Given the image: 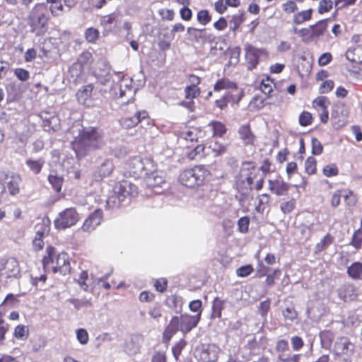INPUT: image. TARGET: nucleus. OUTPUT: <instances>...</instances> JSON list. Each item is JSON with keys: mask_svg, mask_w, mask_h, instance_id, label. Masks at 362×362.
Listing matches in <instances>:
<instances>
[{"mask_svg": "<svg viewBox=\"0 0 362 362\" xmlns=\"http://www.w3.org/2000/svg\"><path fill=\"white\" fill-rule=\"evenodd\" d=\"M230 99L233 100V101L235 100L230 92H226L220 99L216 100V105L221 110L224 109L227 107Z\"/></svg>", "mask_w": 362, "mask_h": 362, "instance_id": "ea45409f", "label": "nucleus"}, {"mask_svg": "<svg viewBox=\"0 0 362 362\" xmlns=\"http://www.w3.org/2000/svg\"><path fill=\"white\" fill-rule=\"evenodd\" d=\"M349 109L344 103H335L331 112V124L334 129L344 127L348 122Z\"/></svg>", "mask_w": 362, "mask_h": 362, "instance_id": "0eeeda50", "label": "nucleus"}, {"mask_svg": "<svg viewBox=\"0 0 362 362\" xmlns=\"http://www.w3.org/2000/svg\"><path fill=\"white\" fill-rule=\"evenodd\" d=\"M310 29L312 37H319L322 35L327 29L326 21H320L315 25H311Z\"/></svg>", "mask_w": 362, "mask_h": 362, "instance_id": "72a5a7b5", "label": "nucleus"}, {"mask_svg": "<svg viewBox=\"0 0 362 362\" xmlns=\"http://www.w3.org/2000/svg\"><path fill=\"white\" fill-rule=\"evenodd\" d=\"M323 173L327 177H332L338 174V168L335 164H329L323 168Z\"/></svg>", "mask_w": 362, "mask_h": 362, "instance_id": "680f3d73", "label": "nucleus"}, {"mask_svg": "<svg viewBox=\"0 0 362 362\" xmlns=\"http://www.w3.org/2000/svg\"><path fill=\"white\" fill-rule=\"evenodd\" d=\"M146 111H136L132 117H124L119 120L120 124L125 129H131L136 126L142 119L147 118Z\"/></svg>", "mask_w": 362, "mask_h": 362, "instance_id": "2eb2a0df", "label": "nucleus"}, {"mask_svg": "<svg viewBox=\"0 0 362 362\" xmlns=\"http://www.w3.org/2000/svg\"><path fill=\"white\" fill-rule=\"evenodd\" d=\"M240 139L245 145H250L254 142L255 136L252 133L249 125H243L238 129Z\"/></svg>", "mask_w": 362, "mask_h": 362, "instance_id": "b1692460", "label": "nucleus"}, {"mask_svg": "<svg viewBox=\"0 0 362 362\" xmlns=\"http://www.w3.org/2000/svg\"><path fill=\"white\" fill-rule=\"evenodd\" d=\"M47 255L44 257L42 263L45 269L52 270L54 273H60L62 275L69 274L71 270L69 256L62 252L55 255V250L49 246L46 250Z\"/></svg>", "mask_w": 362, "mask_h": 362, "instance_id": "f03ea898", "label": "nucleus"}, {"mask_svg": "<svg viewBox=\"0 0 362 362\" xmlns=\"http://www.w3.org/2000/svg\"><path fill=\"white\" fill-rule=\"evenodd\" d=\"M243 21L244 13L243 12L239 11L238 13L234 14L232 16L231 19L230 20V29L233 32H235L243 22Z\"/></svg>", "mask_w": 362, "mask_h": 362, "instance_id": "f704fd0d", "label": "nucleus"}, {"mask_svg": "<svg viewBox=\"0 0 362 362\" xmlns=\"http://www.w3.org/2000/svg\"><path fill=\"white\" fill-rule=\"evenodd\" d=\"M209 148L211 149L214 156H220L227 151V145L221 144L218 141L210 144Z\"/></svg>", "mask_w": 362, "mask_h": 362, "instance_id": "58836bf2", "label": "nucleus"}, {"mask_svg": "<svg viewBox=\"0 0 362 362\" xmlns=\"http://www.w3.org/2000/svg\"><path fill=\"white\" fill-rule=\"evenodd\" d=\"M312 115L309 112L304 111L299 116V123L301 126L306 127L311 124Z\"/></svg>", "mask_w": 362, "mask_h": 362, "instance_id": "5fc2aeb1", "label": "nucleus"}, {"mask_svg": "<svg viewBox=\"0 0 362 362\" xmlns=\"http://www.w3.org/2000/svg\"><path fill=\"white\" fill-rule=\"evenodd\" d=\"M289 189V185L282 180H276V188L274 193L276 195L284 194Z\"/></svg>", "mask_w": 362, "mask_h": 362, "instance_id": "37998d69", "label": "nucleus"}, {"mask_svg": "<svg viewBox=\"0 0 362 362\" xmlns=\"http://www.w3.org/2000/svg\"><path fill=\"white\" fill-rule=\"evenodd\" d=\"M253 272V268L250 264L243 266L237 269L236 274L240 277L249 276Z\"/></svg>", "mask_w": 362, "mask_h": 362, "instance_id": "4d7b16f0", "label": "nucleus"}, {"mask_svg": "<svg viewBox=\"0 0 362 362\" xmlns=\"http://www.w3.org/2000/svg\"><path fill=\"white\" fill-rule=\"evenodd\" d=\"M334 86V81L332 80L325 81L321 83L319 88V92L320 93H327L330 92Z\"/></svg>", "mask_w": 362, "mask_h": 362, "instance_id": "6e6d98bb", "label": "nucleus"}, {"mask_svg": "<svg viewBox=\"0 0 362 362\" xmlns=\"http://www.w3.org/2000/svg\"><path fill=\"white\" fill-rule=\"evenodd\" d=\"M340 298L346 300H354L357 297L356 288L351 284L344 285L339 290Z\"/></svg>", "mask_w": 362, "mask_h": 362, "instance_id": "4be33fe9", "label": "nucleus"}, {"mask_svg": "<svg viewBox=\"0 0 362 362\" xmlns=\"http://www.w3.org/2000/svg\"><path fill=\"white\" fill-rule=\"evenodd\" d=\"M189 308L191 311L196 313V314H199V318L201 317L202 313V301L200 300H192L189 305Z\"/></svg>", "mask_w": 362, "mask_h": 362, "instance_id": "338daca9", "label": "nucleus"}, {"mask_svg": "<svg viewBox=\"0 0 362 362\" xmlns=\"http://www.w3.org/2000/svg\"><path fill=\"white\" fill-rule=\"evenodd\" d=\"M312 13L311 8L300 11L294 16L293 22L296 24H301L311 18Z\"/></svg>", "mask_w": 362, "mask_h": 362, "instance_id": "7c9ffc66", "label": "nucleus"}, {"mask_svg": "<svg viewBox=\"0 0 362 362\" xmlns=\"http://www.w3.org/2000/svg\"><path fill=\"white\" fill-rule=\"evenodd\" d=\"M116 15L111 13L104 16L100 19V24L105 28H110V25L115 21Z\"/></svg>", "mask_w": 362, "mask_h": 362, "instance_id": "864d4df0", "label": "nucleus"}, {"mask_svg": "<svg viewBox=\"0 0 362 362\" xmlns=\"http://www.w3.org/2000/svg\"><path fill=\"white\" fill-rule=\"evenodd\" d=\"M329 103V100L325 96H319L313 100V107L319 112H324L327 110Z\"/></svg>", "mask_w": 362, "mask_h": 362, "instance_id": "c85d7f7f", "label": "nucleus"}, {"mask_svg": "<svg viewBox=\"0 0 362 362\" xmlns=\"http://www.w3.org/2000/svg\"><path fill=\"white\" fill-rule=\"evenodd\" d=\"M267 54L264 49H258L252 45L245 47V57L252 67L256 66L261 57H267Z\"/></svg>", "mask_w": 362, "mask_h": 362, "instance_id": "4468645a", "label": "nucleus"}, {"mask_svg": "<svg viewBox=\"0 0 362 362\" xmlns=\"http://www.w3.org/2000/svg\"><path fill=\"white\" fill-rule=\"evenodd\" d=\"M119 98L127 97L129 101L133 98L135 89L132 86V81L129 78H123L119 84Z\"/></svg>", "mask_w": 362, "mask_h": 362, "instance_id": "f3484780", "label": "nucleus"}, {"mask_svg": "<svg viewBox=\"0 0 362 362\" xmlns=\"http://www.w3.org/2000/svg\"><path fill=\"white\" fill-rule=\"evenodd\" d=\"M189 35L188 39L197 43H206L211 42L214 37L211 34L206 33L204 30L189 27L187 30Z\"/></svg>", "mask_w": 362, "mask_h": 362, "instance_id": "f8f14e48", "label": "nucleus"}, {"mask_svg": "<svg viewBox=\"0 0 362 362\" xmlns=\"http://www.w3.org/2000/svg\"><path fill=\"white\" fill-rule=\"evenodd\" d=\"M22 180L20 175L13 173H8L4 179V187L7 189L11 195H16L20 192Z\"/></svg>", "mask_w": 362, "mask_h": 362, "instance_id": "9b49d317", "label": "nucleus"}, {"mask_svg": "<svg viewBox=\"0 0 362 362\" xmlns=\"http://www.w3.org/2000/svg\"><path fill=\"white\" fill-rule=\"evenodd\" d=\"M88 280V272H86V271H83L81 274H80V276L78 279V283L80 286V287L87 291L88 290V284L86 283V281Z\"/></svg>", "mask_w": 362, "mask_h": 362, "instance_id": "13d9d810", "label": "nucleus"}, {"mask_svg": "<svg viewBox=\"0 0 362 362\" xmlns=\"http://www.w3.org/2000/svg\"><path fill=\"white\" fill-rule=\"evenodd\" d=\"M250 219L247 216L241 217L238 221V230L240 233H245L248 231Z\"/></svg>", "mask_w": 362, "mask_h": 362, "instance_id": "603ef678", "label": "nucleus"}, {"mask_svg": "<svg viewBox=\"0 0 362 362\" xmlns=\"http://www.w3.org/2000/svg\"><path fill=\"white\" fill-rule=\"evenodd\" d=\"M144 179L146 180V185L150 187L159 186L164 182L163 173L157 171L154 165L153 170L148 171V174Z\"/></svg>", "mask_w": 362, "mask_h": 362, "instance_id": "aec40b11", "label": "nucleus"}, {"mask_svg": "<svg viewBox=\"0 0 362 362\" xmlns=\"http://www.w3.org/2000/svg\"><path fill=\"white\" fill-rule=\"evenodd\" d=\"M45 163V159L41 157L38 159L28 158L26 160V165L29 169L35 175L39 174Z\"/></svg>", "mask_w": 362, "mask_h": 362, "instance_id": "393cba45", "label": "nucleus"}, {"mask_svg": "<svg viewBox=\"0 0 362 362\" xmlns=\"http://www.w3.org/2000/svg\"><path fill=\"white\" fill-rule=\"evenodd\" d=\"M103 218V211L96 209L89 217L85 221L82 228L85 231H91L100 224Z\"/></svg>", "mask_w": 362, "mask_h": 362, "instance_id": "dca6fc26", "label": "nucleus"}, {"mask_svg": "<svg viewBox=\"0 0 362 362\" xmlns=\"http://www.w3.org/2000/svg\"><path fill=\"white\" fill-rule=\"evenodd\" d=\"M204 146L197 145L192 151L188 153L187 157L190 160H199L204 157Z\"/></svg>", "mask_w": 362, "mask_h": 362, "instance_id": "4c0bfd02", "label": "nucleus"}, {"mask_svg": "<svg viewBox=\"0 0 362 362\" xmlns=\"http://www.w3.org/2000/svg\"><path fill=\"white\" fill-rule=\"evenodd\" d=\"M51 13L54 16H59L62 14V13L64 11V6L61 1L55 3L54 4H52L50 6L49 8Z\"/></svg>", "mask_w": 362, "mask_h": 362, "instance_id": "052dcab7", "label": "nucleus"}, {"mask_svg": "<svg viewBox=\"0 0 362 362\" xmlns=\"http://www.w3.org/2000/svg\"><path fill=\"white\" fill-rule=\"evenodd\" d=\"M361 51H362V47L360 46L351 47L347 50L346 53V57L348 60L351 62H361V59L358 56V54L361 52Z\"/></svg>", "mask_w": 362, "mask_h": 362, "instance_id": "2f4dec72", "label": "nucleus"}, {"mask_svg": "<svg viewBox=\"0 0 362 362\" xmlns=\"http://www.w3.org/2000/svg\"><path fill=\"white\" fill-rule=\"evenodd\" d=\"M14 73L16 77L22 81L28 80L30 76V74L27 70L21 68L16 69Z\"/></svg>", "mask_w": 362, "mask_h": 362, "instance_id": "774afa93", "label": "nucleus"}, {"mask_svg": "<svg viewBox=\"0 0 362 362\" xmlns=\"http://www.w3.org/2000/svg\"><path fill=\"white\" fill-rule=\"evenodd\" d=\"M209 175V172L203 165H197L182 171L179 175L180 183L188 187L202 185Z\"/></svg>", "mask_w": 362, "mask_h": 362, "instance_id": "20e7f679", "label": "nucleus"}, {"mask_svg": "<svg viewBox=\"0 0 362 362\" xmlns=\"http://www.w3.org/2000/svg\"><path fill=\"white\" fill-rule=\"evenodd\" d=\"M354 346L346 337H341L337 340L334 346V351L337 355L352 353Z\"/></svg>", "mask_w": 362, "mask_h": 362, "instance_id": "a211bd4d", "label": "nucleus"}, {"mask_svg": "<svg viewBox=\"0 0 362 362\" xmlns=\"http://www.w3.org/2000/svg\"><path fill=\"white\" fill-rule=\"evenodd\" d=\"M48 180L56 192H59L61 191L64 182V179L62 176L51 174L48 176Z\"/></svg>", "mask_w": 362, "mask_h": 362, "instance_id": "473e14b6", "label": "nucleus"}, {"mask_svg": "<svg viewBox=\"0 0 362 362\" xmlns=\"http://www.w3.org/2000/svg\"><path fill=\"white\" fill-rule=\"evenodd\" d=\"M92 54L89 52H83L78 58L76 63H78L83 67L85 64L89 63L91 60Z\"/></svg>", "mask_w": 362, "mask_h": 362, "instance_id": "69168bd1", "label": "nucleus"}, {"mask_svg": "<svg viewBox=\"0 0 362 362\" xmlns=\"http://www.w3.org/2000/svg\"><path fill=\"white\" fill-rule=\"evenodd\" d=\"M282 315L285 320L293 321L297 317V313L294 308L287 307L282 311Z\"/></svg>", "mask_w": 362, "mask_h": 362, "instance_id": "8fccbe9b", "label": "nucleus"}, {"mask_svg": "<svg viewBox=\"0 0 362 362\" xmlns=\"http://www.w3.org/2000/svg\"><path fill=\"white\" fill-rule=\"evenodd\" d=\"M45 8L42 4H37L31 10L28 16V23L31 28V32L40 35L41 30L45 28L48 23V17L45 12Z\"/></svg>", "mask_w": 362, "mask_h": 362, "instance_id": "39448f33", "label": "nucleus"}, {"mask_svg": "<svg viewBox=\"0 0 362 362\" xmlns=\"http://www.w3.org/2000/svg\"><path fill=\"white\" fill-rule=\"evenodd\" d=\"M104 145L103 132L93 127L83 129L73 142L74 149L81 155L90 150L100 148Z\"/></svg>", "mask_w": 362, "mask_h": 362, "instance_id": "f257e3e1", "label": "nucleus"}, {"mask_svg": "<svg viewBox=\"0 0 362 362\" xmlns=\"http://www.w3.org/2000/svg\"><path fill=\"white\" fill-rule=\"evenodd\" d=\"M200 88L195 86H187L185 88V98L187 99H194L199 95Z\"/></svg>", "mask_w": 362, "mask_h": 362, "instance_id": "79ce46f5", "label": "nucleus"}, {"mask_svg": "<svg viewBox=\"0 0 362 362\" xmlns=\"http://www.w3.org/2000/svg\"><path fill=\"white\" fill-rule=\"evenodd\" d=\"M13 334L18 339L25 340L29 336V329L26 326L19 325L15 328Z\"/></svg>", "mask_w": 362, "mask_h": 362, "instance_id": "c9c22d12", "label": "nucleus"}, {"mask_svg": "<svg viewBox=\"0 0 362 362\" xmlns=\"http://www.w3.org/2000/svg\"><path fill=\"white\" fill-rule=\"evenodd\" d=\"M20 272V268L18 261L11 257L7 259L1 267V276L6 278L17 277Z\"/></svg>", "mask_w": 362, "mask_h": 362, "instance_id": "ddd939ff", "label": "nucleus"}, {"mask_svg": "<svg viewBox=\"0 0 362 362\" xmlns=\"http://www.w3.org/2000/svg\"><path fill=\"white\" fill-rule=\"evenodd\" d=\"M129 173L135 177L144 178L148 171L153 170V161L151 159H143L135 156L127 163Z\"/></svg>", "mask_w": 362, "mask_h": 362, "instance_id": "423d86ee", "label": "nucleus"}, {"mask_svg": "<svg viewBox=\"0 0 362 362\" xmlns=\"http://www.w3.org/2000/svg\"><path fill=\"white\" fill-rule=\"evenodd\" d=\"M218 349L214 345L197 349L195 356L202 362H214L218 358Z\"/></svg>", "mask_w": 362, "mask_h": 362, "instance_id": "9d476101", "label": "nucleus"}, {"mask_svg": "<svg viewBox=\"0 0 362 362\" xmlns=\"http://www.w3.org/2000/svg\"><path fill=\"white\" fill-rule=\"evenodd\" d=\"M186 345V341L184 339H180L173 348L172 351L175 360H178L183 348Z\"/></svg>", "mask_w": 362, "mask_h": 362, "instance_id": "09e8293b", "label": "nucleus"}, {"mask_svg": "<svg viewBox=\"0 0 362 362\" xmlns=\"http://www.w3.org/2000/svg\"><path fill=\"white\" fill-rule=\"evenodd\" d=\"M18 300L16 297L13 294H8L4 302L1 303V305L8 306L9 308H13L17 305Z\"/></svg>", "mask_w": 362, "mask_h": 362, "instance_id": "e2e57ef3", "label": "nucleus"}, {"mask_svg": "<svg viewBox=\"0 0 362 362\" xmlns=\"http://www.w3.org/2000/svg\"><path fill=\"white\" fill-rule=\"evenodd\" d=\"M85 37L89 42H95L99 37V32L94 28H88L85 32Z\"/></svg>", "mask_w": 362, "mask_h": 362, "instance_id": "a19ab883", "label": "nucleus"}, {"mask_svg": "<svg viewBox=\"0 0 362 362\" xmlns=\"http://www.w3.org/2000/svg\"><path fill=\"white\" fill-rule=\"evenodd\" d=\"M305 169L308 174L312 175L316 172V160L313 157H309L305 162Z\"/></svg>", "mask_w": 362, "mask_h": 362, "instance_id": "c03bdc74", "label": "nucleus"}, {"mask_svg": "<svg viewBox=\"0 0 362 362\" xmlns=\"http://www.w3.org/2000/svg\"><path fill=\"white\" fill-rule=\"evenodd\" d=\"M115 168V165L113 162L110 159H105L97 168L95 172V176H98L100 178H103L107 176H110L113 170Z\"/></svg>", "mask_w": 362, "mask_h": 362, "instance_id": "412c9836", "label": "nucleus"}, {"mask_svg": "<svg viewBox=\"0 0 362 362\" xmlns=\"http://www.w3.org/2000/svg\"><path fill=\"white\" fill-rule=\"evenodd\" d=\"M208 127L212 131V136L222 137L226 132V126L221 122L213 121L209 123Z\"/></svg>", "mask_w": 362, "mask_h": 362, "instance_id": "bb28decb", "label": "nucleus"}, {"mask_svg": "<svg viewBox=\"0 0 362 362\" xmlns=\"http://www.w3.org/2000/svg\"><path fill=\"white\" fill-rule=\"evenodd\" d=\"M76 338L80 344H86L89 339L88 333L85 329H78L76 331Z\"/></svg>", "mask_w": 362, "mask_h": 362, "instance_id": "3c124183", "label": "nucleus"}, {"mask_svg": "<svg viewBox=\"0 0 362 362\" xmlns=\"http://www.w3.org/2000/svg\"><path fill=\"white\" fill-rule=\"evenodd\" d=\"M199 314L190 315L188 314L175 316L170 320L168 326L165 330L164 334H169L170 337L178 330H180L184 334L190 332L194 328L199 322Z\"/></svg>", "mask_w": 362, "mask_h": 362, "instance_id": "7ed1b4c3", "label": "nucleus"}, {"mask_svg": "<svg viewBox=\"0 0 362 362\" xmlns=\"http://www.w3.org/2000/svg\"><path fill=\"white\" fill-rule=\"evenodd\" d=\"M215 91H220L226 90V92H229L230 90H237L236 84L228 79L221 78L218 80L214 86Z\"/></svg>", "mask_w": 362, "mask_h": 362, "instance_id": "a878e982", "label": "nucleus"}, {"mask_svg": "<svg viewBox=\"0 0 362 362\" xmlns=\"http://www.w3.org/2000/svg\"><path fill=\"white\" fill-rule=\"evenodd\" d=\"M323 147L320 141L316 138L312 139V153L314 155H320L322 153Z\"/></svg>", "mask_w": 362, "mask_h": 362, "instance_id": "0e129e2a", "label": "nucleus"}, {"mask_svg": "<svg viewBox=\"0 0 362 362\" xmlns=\"http://www.w3.org/2000/svg\"><path fill=\"white\" fill-rule=\"evenodd\" d=\"M256 171V168L251 163H245L243 164L242 169V175L245 177L247 183L251 185L253 184L254 177L252 175Z\"/></svg>", "mask_w": 362, "mask_h": 362, "instance_id": "cd10ccee", "label": "nucleus"}, {"mask_svg": "<svg viewBox=\"0 0 362 362\" xmlns=\"http://www.w3.org/2000/svg\"><path fill=\"white\" fill-rule=\"evenodd\" d=\"M332 8V1L331 0H322L320 1L318 12L324 13L328 12Z\"/></svg>", "mask_w": 362, "mask_h": 362, "instance_id": "bf43d9fd", "label": "nucleus"}, {"mask_svg": "<svg viewBox=\"0 0 362 362\" xmlns=\"http://www.w3.org/2000/svg\"><path fill=\"white\" fill-rule=\"evenodd\" d=\"M93 90V86L88 84L84 86L81 89L78 90L76 93V97L78 102L86 106L92 105V92Z\"/></svg>", "mask_w": 362, "mask_h": 362, "instance_id": "6ab92c4d", "label": "nucleus"}, {"mask_svg": "<svg viewBox=\"0 0 362 362\" xmlns=\"http://www.w3.org/2000/svg\"><path fill=\"white\" fill-rule=\"evenodd\" d=\"M348 275L354 279H359L362 275V264L361 262H354L347 268Z\"/></svg>", "mask_w": 362, "mask_h": 362, "instance_id": "c756f323", "label": "nucleus"}, {"mask_svg": "<svg viewBox=\"0 0 362 362\" xmlns=\"http://www.w3.org/2000/svg\"><path fill=\"white\" fill-rule=\"evenodd\" d=\"M36 228V235L33 240V243L36 249L41 250L44 245L43 238L47 233L48 229L45 226H37Z\"/></svg>", "mask_w": 362, "mask_h": 362, "instance_id": "5701e85b", "label": "nucleus"}, {"mask_svg": "<svg viewBox=\"0 0 362 362\" xmlns=\"http://www.w3.org/2000/svg\"><path fill=\"white\" fill-rule=\"evenodd\" d=\"M69 71L73 80L77 81L81 78L83 72V67L78 63L75 62L69 68Z\"/></svg>", "mask_w": 362, "mask_h": 362, "instance_id": "e433bc0d", "label": "nucleus"}, {"mask_svg": "<svg viewBox=\"0 0 362 362\" xmlns=\"http://www.w3.org/2000/svg\"><path fill=\"white\" fill-rule=\"evenodd\" d=\"M197 21L199 23L206 25L211 21V16L207 10H201L197 13Z\"/></svg>", "mask_w": 362, "mask_h": 362, "instance_id": "a18cd8bd", "label": "nucleus"}, {"mask_svg": "<svg viewBox=\"0 0 362 362\" xmlns=\"http://www.w3.org/2000/svg\"><path fill=\"white\" fill-rule=\"evenodd\" d=\"M79 219V216L74 208H67L59 213L54 221L55 227L58 229H66L74 226Z\"/></svg>", "mask_w": 362, "mask_h": 362, "instance_id": "6e6552de", "label": "nucleus"}, {"mask_svg": "<svg viewBox=\"0 0 362 362\" xmlns=\"http://www.w3.org/2000/svg\"><path fill=\"white\" fill-rule=\"evenodd\" d=\"M332 242V238L330 235H325L320 243L316 245V251L321 252L325 250L328 245H329Z\"/></svg>", "mask_w": 362, "mask_h": 362, "instance_id": "de8ad7c7", "label": "nucleus"}, {"mask_svg": "<svg viewBox=\"0 0 362 362\" xmlns=\"http://www.w3.org/2000/svg\"><path fill=\"white\" fill-rule=\"evenodd\" d=\"M114 190L119 202L124 201L128 196H134L138 193L137 187L127 180H122L116 184Z\"/></svg>", "mask_w": 362, "mask_h": 362, "instance_id": "1a4fd4ad", "label": "nucleus"}, {"mask_svg": "<svg viewBox=\"0 0 362 362\" xmlns=\"http://www.w3.org/2000/svg\"><path fill=\"white\" fill-rule=\"evenodd\" d=\"M296 201L291 199L287 202L281 204L280 209L284 214L291 213L295 208Z\"/></svg>", "mask_w": 362, "mask_h": 362, "instance_id": "49530a36", "label": "nucleus"}]
</instances>
